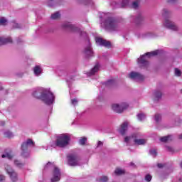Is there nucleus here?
<instances>
[{"instance_id":"obj_33","label":"nucleus","mask_w":182,"mask_h":182,"mask_svg":"<svg viewBox=\"0 0 182 182\" xmlns=\"http://www.w3.org/2000/svg\"><path fill=\"white\" fill-rule=\"evenodd\" d=\"M6 22H8V20H6L5 18H0V25L5 26L6 25Z\"/></svg>"},{"instance_id":"obj_45","label":"nucleus","mask_w":182,"mask_h":182,"mask_svg":"<svg viewBox=\"0 0 182 182\" xmlns=\"http://www.w3.org/2000/svg\"><path fill=\"white\" fill-rule=\"evenodd\" d=\"M157 167L158 168H163L164 167V165L163 164H158Z\"/></svg>"},{"instance_id":"obj_2","label":"nucleus","mask_w":182,"mask_h":182,"mask_svg":"<svg viewBox=\"0 0 182 182\" xmlns=\"http://www.w3.org/2000/svg\"><path fill=\"white\" fill-rule=\"evenodd\" d=\"M32 95L36 99H38L39 100H42L45 105L47 106H50V105H53L55 103V95L53 92H50V89H45L42 87L36 88Z\"/></svg>"},{"instance_id":"obj_17","label":"nucleus","mask_w":182,"mask_h":182,"mask_svg":"<svg viewBox=\"0 0 182 182\" xmlns=\"http://www.w3.org/2000/svg\"><path fill=\"white\" fill-rule=\"evenodd\" d=\"M127 129H129V123H127V122H124L121 124V127L119 129V134L124 136V134H126V132H127Z\"/></svg>"},{"instance_id":"obj_13","label":"nucleus","mask_w":182,"mask_h":182,"mask_svg":"<svg viewBox=\"0 0 182 182\" xmlns=\"http://www.w3.org/2000/svg\"><path fill=\"white\" fill-rule=\"evenodd\" d=\"M129 77L134 80V82H143L144 80V75L134 71L129 73Z\"/></svg>"},{"instance_id":"obj_18","label":"nucleus","mask_w":182,"mask_h":182,"mask_svg":"<svg viewBox=\"0 0 182 182\" xmlns=\"http://www.w3.org/2000/svg\"><path fill=\"white\" fill-rule=\"evenodd\" d=\"M60 2H62V0H48L47 5L49 8H55V6H59Z\"/></svg>"},{"instance_id":"obj_26","label":"nucleus","mask_w":182,"mask_h":182,"mask_svg":"<svg viewBox=\"0 0 182 182\" xmlns=\"http://www.w3.org/2000/svg\"><path fill=\"white\" fill-rule=\"evenodd\" d=\"M51 19H59L60 18V13L59 11H56L55 13L51 14Z\"/></svg>"},{"instance_id":"obj_55","label":"nucleus","mask_w":182,"mask_h":182,"mask_svg":"<svg viewBox=\"0 0 182 182\" xmlns=\"http://www.w3.org/2000/svg\"><path fill=\"white\" fill-rule=\"evenodd\" d=\"M70 96L72 97V90H70Z\"/></svg>"},{"instance_id":"obj_6","label":"nucleus","mask_w":182,"mask_h":182,"mask_svg":"<svg viewBox=\"0 0 182 182\" xmlns=\"http://www.w3.org/2000/svg\"><path fill=\"white\" fill-rule=\"evenodd\" d=\"M35 146V142L31 139H27L23 142L21 146V156L24 159H28L31 157V148Z\"/></svg>"},{"instance_id":"obj_14","label":"nucleus","mask_w":182,"mask_h":182,"mask_svg":"<svg viewBox=\"0 0 182 182\" xmlns=\"http://www.w3.org/2000/svg\"><path fill=\"white\" fill-rule=\"evenodd\" d=\"M96 43H99L100 46H105V48H112V43L107 41L102 38H97Z\"/></svg>"},{"instance_id":"obj_48","label":"nucleus","mask_w":182,"mask_h":182,"mask_svg":"<svg viewBox=\"0 0 182 182\" xmlns=\"http://www.w3.org/2000/svg\"><path fill=\"white\" fill-rule=\"evenodd\" d=\"M166 149L168 150V151H173V148H171V146H166Z\"/></svg>"},{"instance_id":"obj_9","label":"nucleus","mask_w":182,"mask_h":182,"mask_svg":"<svg viewBox=\"0 0 182 182\" xmlns=\"http://www.w3.org/2000/svg\"><path fill=\"white\" fill-rule=\"evenodd\" d=\"M157 55H159V50L146 53L144 55H141V57L138 58V63L141 66H147L149 65V61L146 60V58H151V56H157Z\"/></svg>"},{"instance_id":"obj_36","label":"nucleus","mask_w":182,"mask_h":182,"mask_svg":"<svg viewBox=\"0 0 182 182\" xmlns=\"http://www.w3.org/2000/svg\"><path fill=\"white\" fill-rule=\"evenodd\" d=\"M109 178H107V176H102L101 178H100L97 181L98 182H107L108 181Z\"/></svg>"},{"instance_id":"obj_56","label":"nucleus","mask_w":182,"mask_h":182,"mask_svg":"<svg viewBox=\"0 0 182 182\" xmlns=\"http://www.w3.org/2000/svg\"><path fill=\"white\" fill-rule=\"evenodd\" d=\"M2 89H4V87H2V85H0V90H2Z\"/></svg>"},{"instance_id":"obj_37","label":"nucleus","mask_w":182,"mask_h":182,"mask_svg":"<svg viewBox=\"0 0 182 182\" xmlns=\"http://www.w3.org/2000/svg\"><path fill=\"white\" fill-rule=\"evenodd\" d=\"M149 154L153 157H156L157 156V151L156 149L149 150Z\"/></svg>"},{"instance_id":"obj_15","label":"nucleus","mask_w":182,"mask_h":182,"mask_svg":"<svg viewBox=\"0 0 182 182\" xmlns=\"http://www.w3.org/2000/svg\"><path fill=\"white\" fill-rule=\"evenodd\" d=\"M111 5H112L114 8H124L129 5V0H122L121 4L117 1H112Z\"/></svg>"},{"instance_id":"obj_59","label":"nucleus","mask_w":182,"mask_h":182,"mask_svg":"<svg viewBox=\"0 0 182 182\" xmlns=\"http://www.w3.org/2000/svg\"><path fill=\"white\" fill-rule=\"evenodd\" d=\"M123 38H126V36H123Z\"/></svg>"},{"instance_id":"obj_52","label":"nucleus","mask_w":182,"mask_h":182,"mask_svg":"<svg viewBox=\"0 0 182 182\" xmlns=\"http://www.w3.org/2000/svg\"><path fill=\"white\" fill-rule=\"evenodd\" d=\"M14 26V28H19V24L15 23Z\"/></svg>"},{"instance_id":"obj_28","label":"nucleus","mask_w":182,"mask_h":182,"mask_svg":"<svg viewBox=\"0 0 182 182\" xmlns=\"http://www.w3.org/2000/svg\"><path fill=\"white\" fill-rule=\"evenodd\" d=\"M114 174L116 176H122L124 174V170L120 169V168H116L114 171Z\"/></svg>"},{"instance_id":"obj_25","label":"nucleus","mask_w":182,"mask_h":182,"mask_svg":"<svg viewBox=\"0 0 182 182\" xmlns=\"http://www.w3.org/2000/svg\"><path fill=\"white\" fill-rule=\"evenodd\" d=\"M87 141V138L86 136H83L79 139V144H80L81 146H85Z\"/></svg>"},{"instance_id":"obj_32","label":"nucleus","mask_w":182,"mask_h":182,"mask_svg":"<svg viewBox=\"0 0 182 182\" xmlns=\"http://www.w3.org/2000/svg\"><path fill=\"white\" fill-rule=\"evenodd\" d=\"M4 136H6V137H8L9 139H11V137H14V134L9 131H7L4 132Z\"/></svg>"},{"instance_id":"obj_27","label":"nucleus","mask_w":182,"mask_h":182,"mask_svg":"<svg viewBox=\"0 0 182 182\" xmlns=\"http://www.w3.org/2000/svg\"><path fill=\"white\" fill-rule=\"evenodd\" d=\"M136 117L139 122H143L146 119V115L144 113L137 114Z\"/></svg>"},{"instance_id":"obj_7","label":"nucleus","mask_w":182,"mask_h":182,"mask_svg":"<svg viewBox=\"0 0 182 182\" xmlns=\"http://www.w3.org/2000/svg\"><path fill=\"white\" fill-rule=\"evenodd\" d=\"M162 16L165 18V21L164 22V26H165V28H167V29H170L171 31H178V27L176 26V23L168 20V18L170 16V11H168L167 9H164L163 10Z\"/></svg>"},{"instance_id":"obj_42","label":"nucleus","mask_w":182,"mask_h":182,"mask_svg":"<svg viewBox=\"0 0 182 182\" xmlns=\"http://www.w3.org/2000/svg\"><path fill=\"white\" fill-rule=\"evenodd\" d=\"M72 79H73V77H71L70 78H66V82L68 85V87L70 88V80H72Z\"/></svg>"},{"instance_id":"obj_34","label":"nucleus","mask_w":182,"mask_h":182,"mask_svg":"<svg viewBox=\"0 0 182 182\" xmlns=\"http://www.w3.org/2000/svg\"><path fill=\"white\" fill-rule=\"evenodd\" d=\"M171 136L168 135L167 136H164V137H161L160 139L161 141H162L163 143H166V141H168L169 139H170Z\"/></svg>"},{"instance_id":"obj_30","label":"nucleus","mask_w":182,"mask_h":182,"mask_svg":"<svg viewBox=\"0 0 182 182\" xmlns=\"http://www.w3.org/2000/svg\"><path fill=\"white\" fill-rule=\"evenodd\" d=\"M139 4H140V1L136 0L135 1L132 2V6L134 9H137L139 8Z\"/></svg>"},{"instance_id":"obj_1","label":"nucleus","mask_w":182,"mask_h":182,"mask_svg":"<svg viewBox=\"0 0 182 182\" xmlns=\"http://www.w3.org/2000/svg\"><path fill=\"white\" fill-rule=\"evenodd\" d=\"M63 29H66L67 31H70V32H80V35L81 38H83L85 41H87L88 44L85 48L84 55L86 59H90V58H93L95 56V52H93V48H92V44L90 43V40L89 39V36L87 32L80 31V28L79 27L69 23L65 22L63 24Z\"/></svg>"},{"instance_id":"obj_51","label":"nucleus","mask_w":182,"mask_h":182,"mask_svg":"<svg viewBox=\"0 0 182 182\" xmlns=\"http://www.w3.org/2000/svg\"><path fill=\"white\" fill-rule=\"evenodd\" d=\"M21 42H22V40L20 38H18L17 39V43H21Z\"/></svg>"},{"instance_id":"obj_12","label":"nucleus","mask_w":182,"mask_h":182,"mask_svg":"<svg viewBox=\"0 0 182 182\" xmlns=\"http://www.w3.org/2000/svg\"><path fill=\"white\" fill-rule=\"evenodd\" d=\"M112 107V110H114V112H116V113H122L123 111L126 110V109L129 107V104L126 102H123L121 105L113 104Z\"/></svg>"},{"instance_id":"obj_58","label":"nucleus","mask_w":182,"mask_h":182,"mask_svg":"<svg viewBox=\"0 0 182 182\" xmlns=\"http://www.w3.org/2000/svg\"><path fill=\"white\" fill-rule=\"evenodd\" d=\"M100 18H103V16H100Z\"/></svg>"},{"instance_id":"obj_35","label":"nucleus","mask_w":182,"mask_h":182,"mask_svg":"<svg viewBox=\"0 0 182 182\" xmlns=\"http://www.w3.org/2000/svg\"><path fill=\"white\" fill-rule=\"evenodd\" d=\"M1 157H2V159L7 158L9 160H11V159H12V155L9 153H6V154H2Z\"/></svg>"},{"instance_id":"obj_50","label":"nucleus","mask_w":182,"mask_h":182,"mask_svg":"<svg viewBox=\"0 0 182 182\" xmlns=\"http://www.w3.org/2000/svg\"><path fill=\"white\" fill-rule=\"evenodd\" d=\"M0 126H5V122L4 121L0 122Z\"/></svg>"},{"instance_id":"obj_44","label":"nucleus","mask_w":182,"mask_h":182,"mask_svg":"<svg viewBox=\"0 0 182 182\" xmlns=\"http://www.w3.org/2000/svg\"><path fill=\"white\" fill-rule=\"evenodd\" d=\"M124 141L125 143H128L129 141H130V136H126L124 138Z\"/></svg>"},{"instance_id":"obj_31","label":"nucleus","mask_w":182,"mask_h":182,"mask_svg":"<svg viewBox=\"0 0 182 182\" xmlns=\"http://www.w3.org/2000/svg\"><path fill=\"white\" fill-rule=\"evenodd\" d=\"M154 120L156 123H159L161 120V114H156L154 116Z\"/></svg>"},{"instance_id":"obj_3","label":"nucleus","mask_w":182,"mask_h":182,"mask_svg":"<svg viewBox=\"0 0 182 182\" xmlns=\"http://www.w3.org/2000/svg\"><path fill=\"white\" fill-rule=\"evenodd\" d=\"M104 26L105 29L110 32H119L120 31L119 26V19L115 17L110 16V14H104Z\"/></svg>"},{"instance_id":"obj_57","label":"nucleus","mask_w":182,"mask_h":182,"mask_svg":"<svg viewBox=\"0 0 182 182\" xmlns=\"http://www.w3.org/2000/svg\"><path fill=\"white\" fill-rule=\"evenodd\" d=\"M179 181H180L181 182H182V179H181V178H180Z\"/></svg>"},{"instance_id":"obj_47","label":"nucleus","mask_w":182,"mask_h":182,"mask_svg":"<svg viewBox=\"0 0 182 182\" xmlns=\"http://www.w3.org/2000/svg\"><path fill=\"white\" fill-rule=\"evenodd\" d=\"M4 180H5V176L0 175V182L4 181Z\"/></svg>"},{"instance_id":"obj_24","label":"nucleus","mask_w":182,"mask_h":182,"mask_svg":"<svg viewBox=\"0 0 182 182\" xmlns=\"http://www.w3.org/2000/svg\"><path fill=\"white\" fill-rule=\"evenodd\" d=\"M134 143L135 144H137L138 146H141L143 144H146V140L141 139H135L134 140Z\"/></svg>"},{"instance_id":"obj_22","label":"nucleus","mask_w":182,"mask_h":182,"mask_svg":"<svg viewBox=\"0 0 182 182\" xmlns=\"http://www.w3.org/2000/svg\"><path fill=\"white\" fill-rule=\"evenodd\" d=\"M33 73L35 76H41L42 75V68L39 65H36L33 68Z\"/></svg>"},{"instance_id":"obj_54","label":"nucleus","mask_w":182,"mask_h":182,"mask_svg":"<svg viewBox=\"0 0 182 182\" xmlns=\"http://www.w3.org/2000/svg\"><path fill=\"white\" fill-rule=\"evenodd\" d=\"M168 2H176V0H168Z\"/></svg>"},{"instance_id":"obj_21","label":"nucleus","mask_w":182,"mask_h":182,"mask_svg":"<svg viewBox=\"0 0 182 182\" xmlns=\"http://www.w3.org/2000/svg\"><path fill=\"white\" fill-rule=\"evenodd\" d=\"M6 43H12V38L11 37L6 38L0 37V46H2V45H6Z\"/></svg>"},{"instance_id":"obj_19","label":"nucleus","mask_w":182,"mask_h":182,"mask_svg":"<svg viewBox=\"0 0 182 182\" xmlns=\"http://www.w3.org/2000/svg\"><path fill=\"white\" fill-rule=\"evenodd\" d=\"M161 97H163V92L159 90H156L154 92V100L155 102H159L161 100Z\"/></svg>"},{"instance_id":"obj_29","label":"nucleus","mask_w":182,"mask_h":182,"mask_svg":"<svg viewBox=\"0 0 182 182\" xmlns=\"http://www.w3.org/2000/svg\"><path fill=\"white\" fill-rule=\"evenodd\" d=\"M14 164H15L17 167H19V168H22V167H23V166H25V164L21 163V161H18V160H15V161H14Z\"/></svg>"},{"instance_id":"obj_4","label":"nucleus","mask_w":182,"mask_h":182,"mask_svg":"<svg viewBox=\"0 0 182 182\" xmlns=\"http://www.w3.org/2000/svg\"><path fill=\"white\" fill-rule=\"evenodd\" d=\"M70 143V136L68 134H62L59 135L55 141L52 144V147H59V149H65L69 146Z\"/></svg>"},{"instance_id":"obj_41","label":"nucleus","mask_w":182,"mask_h":182,"mask_svg":"<svg viewBox=\"0 0 182 182\" xmlns=\"http://www.w3.org/2000/svg\"><path fill=\"white\" fill-rule=\"evenodd\" d=\"M103 100H104L103 95L102 94H100L97 98V101L103 102Z\"/></svg>"},{"instance_id":"obj_23","label":"nucleus","mask_w":182,"mask_h":182,"mask_svg":"<svg viewBox=\"0 0 182 182\" xmlns=\"http://www.w3.org/2000/svg\"><path fill=\"white\" fill-rule=\"evenodd\" d=\"M116 81L114 80H108L107 82H103L102 85L105 86V87H112L114 86Z\"/></svg>"},{"instance_id":"obj_5","label":"nucleus","mask_w":182,"mask_h":182,"mask_svg":"<svg viewBox=\"0 0 182 182\" xmlns=\"http://www.w3.org/2000/svg\"><path fill=\"white\" fill-rule=\"evenodd\" d=\"M53 170V177L50 179L51 182H58L60 181V170L51 162H48L44 166V171Z\"/></svg>"},{"instance_id":"obj_46","label":"nucleus","mask_w":182,"mask_h":182,"mask_svg":"<svg viewBox=\"0 0 182 182\" xmlns=\"http://www.w3.org/2000/svg\"><path fill=\"white\" fill-rule=\"evenodd\" d=\"M100 146H103V142H102L101 141H99L97 142V147H100Z\"/></svg>"},{"instance_id":"obj_10","label":"nucleus","mask_w":182,"mask_h":182,"mask_svg":"<svg viewBox=\"0 0 182 182\" xmlns=\"http://www.w3.org/2000/svg\"><path fill=\"white\" fill-rule=\"evenodd\" d=\"M68 164L71 167H76L80 166V156L76 154H70L67 156Z\"/></svg>"},{"instance_id":"obj_43","label":"nucleus","mask_w":182,"mask_h":182,"mask_svg":"<svg viewBox=\"0 0 182 182\" xmlns=\"http://www.w3.org/2000/svg\"><path fill=\"white\" fill-rule=\"evenodd\" d=\"M168 174H170V173H161V177L162 178H167V177H168Z\"/></svg>"},{"instance_id":"obj_11","label":"nucleus","mask_w":182,"mask_h":182,"mask_svg":"<svg viewBox=\"0 0 182 182\" xmlns=\"http://www.w3.org/2000/svg\"><path fill=\"white\" fill-rule=\"evenodd\" d=\"M5 170L6 171L7 174H9L12 182L18 181V173H16V172H15V171H14V169L12 168V167L11 166L6 165L5 166Z\"/></svg>"},{"instance_id":"obj_8","label":"nucleus","mask_w":182,"mask_h":182,"mask_svg":"<svg viewBox=\"0 0 182 182\" xmlns=\"http://www.w3.org/2000/svg\"><path fill=\"white\" fill-rule=\"evenodd\" d=\"M131 23H134L136 29H141L144 25V17L141 14L130 16Z\"/></svg>"},{"instance_id":"obj_53","label":"nucleus","mask_w":182,"mask_h":182,"mask_svg":"<svg viewBox=\"0 0 182 182\" xmlns=\"http://www.w3.org/2000/svg\"><path fill=\"white\" fill-rule=\"evenodd\" d=\"M178 139H179L180 140H182V134H181L178 136Z\"/></svg>"},{"instance_id":"obj_49","label":"nucleus","mask_w":182,"mask_h":182,"mask_svg":"<svg viewBox=\"0 0 182 182\" xmlns=\"http://www.w3.org/2000/svg\"><path fill=\"white\" fill-rule=\"evenodd\" d=\"M129 166H130L131 167H136V164H134V163H133V162H131V163L129 164Z\"/></svg>"},{"instance_id":"obj_40","label":"nucleus","mask_w":182,"mask_h":182,"mask_svg":"<svg viewBox=\"0 0 182 182\" xmlns=\"http://www.w3.org/2000/svg\"><path fill=\"white\" fill-rule=\"evenodd\" d=\"M78 102L79 100H77V98L71 99V105H73V106H76V105H77Z\"/></svg>"},{"instance_id":"obj_16","label":"nucleus","mask_w":182,"mask_h":182,"mask_svg":"<svg viewBox=\"0 0 182 182\" xmlns=\"http://www.w3.org/2000/svg\"><path fill=\"white\" fill-rule=\"evenodd\" d=\"M100 69V64L99 63H97L94 68L91 69V70L88 73H87V76H93V75H96L97 72H99V70Z\"/></svg>"},{"instance_id":"obj_39","label":"nucleus","mask_w":182,"mask_h":182,"mask_svg":"<svg viewBox=\"0 0 182 182\" xmlns=\"http://www.w3.org/2000/svg\"><path fill=\"white\" fill-rule=\"evenodd\" d=\"M175 76L180 77L181 76V70L178 68H175Z\"/></svg>"},{"instance_id":"obj_20","label":"nucleus","mask_w":182,"mask_h":182,"mask_svg":"<svg viewBox=\"0 0 182 182\" xmlns=\"http://www.w3.org/2000/svg\"><path fill=\"white\" fill-rule=\"evenodd\" d=\"M77 1L80 4H82V5H85L87 6L93 7L95 5V2H93V0H77Z\"/></svg>"},{"instance_id":"obj_38","label":"nucleus","mask_w":182,"mask_h":182,"mask_svg":"<svg viewBox=\"0 0 182 182\" xmlns=\"http://www.w3.org/2000/svg\"><path fill=\"white\" fill-rule=\"evenodd\" d=\"M152 178H153V176H151L150 173H148L145 176V181L147 182L151 181Z\"/></svg>"}]
</instances>
